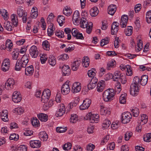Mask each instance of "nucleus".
Masks as SVG:
<instances>
[{"instance_id":"f257e3e1","label":"nucleus","mask_w":151,"mask_h":151,"mask_svg":"<svg viewBox=\"0 0 151 151\" xmlns=\"http://www.w3.org/2000/svg\"><path fill=\"white\" fill-rule=\"evenodd\" d=\"M29 57L28 55H24L20 59L17 60L15 67V70L20 71L25 68L28 62Z\"/></svg>"},{"instance_id":"f03ea898","label":"nucleus","mask_w":151,"mask_h":151,"mask_svg":"<svg viewBox=\"0 0 151 151\" xmlns=\"http://www.w3.org/2000/svg\"><path fill=\"white\" fill-rule=\"evenodd\" d=\"M115 92L113 89H108L106 90L103 94V98L104 101H109L114 98Z\"/></svg>"},{"instance_id":"7ed1b4c3","label":"nucleus","mask_w":151,"mask_h":151,"mask_svg":"<svg viewBox=\"0 0 151 151\" xmlns=\"http://www.w3.org/2000/svg\"><path fill=\"white\" fill-rule=\"evenodd\" d=\"M85 118L86 119L88 120L90 123H97L99 117L98 114H92L91 113H89L86 115Z\"/></svg>"},{"instance_id":"20e7f679","label":"nucleus","mask_w":151,"mask_h":151,"mask_svg":"<svg viewBox=\"0 0 151 151\" xmlns=\"http://www.w3.org/2000/svg\"><path fill=\"white\" fill-rule=\"evenodd\" d=\"M131 113L128 112L124 113L122 115L121 121L122 123L127 124L129 123L132 118Z\"/></svg>"},{"instance_id":"39448f33","label":"nucleus","mask_w":151,"mask_h":151,"mask_svg":"<svg viewBox=\"0 0 151 151\" xmlns=\"http://www.w3.org/2000/svg\"><path fill=\"white\" fill-rule=\"evenodd\" d=\"M51 95V91L49 89H45L43 91L41 97V101L43 103L47 102Z\"/></svg>"},{"instance_id":"423d86ee","label":"nucleus","mask_w":151,"mask_h":151,"mask_svg":"<svg viewBox=\"0 0 151 151\" xmlns=\"http://www.w3.org/2000/svg\"><path fill=\"white\" fill-rule=\"evenodd\" d=\"M15 84V81L12 78H9L5 83V88L6 89L10 90L13 89Z\"/></svg>"},{"instance_id":"0eeeda50","label":"nucleus","mask_w":151,"mask_h":151,"mask_svg":"<svg viewBox=\"0 0 151 151\" xmlns=\"http://www.w3.org/2000/svg\"><path fill=\"white\" fill-rule=\"evenodd\" d=\"M81 88V83L79 82H75L74 83L72 87L71 91L74 93H76L80 92Z\"/></svg>"},{"instance_id":"6e6552de","label":"nucleus","mask_w":151,"mask_h":151,"mask_svg":"<svg viewBox=\"0 0 151 151\" xmlns=\"http://www.w3.org/2000/svg\"><path fill=\"white\" fill-rule=\"evenodd\" d=\"M10 60L9 59H5L1 65V69L4 72L8 71L10 66Z\"/></svg>"},{"instance_id":"1a4fd4ad","label":"nucleus","mask_w":151,"mask_h":151,"mask_svg":"<svg viewBox=\"0 0 151 151\" xmlns=\"http://www.w3.org/2000/svg\"><path fill=\"white\" fill-rule=\"evenodd\" d=\"M139 91L138 86L135 84H131L130 88V92L133 96H136L139 93Z\"/></svg>"},{"instance_id":"9d476101","label":"nucleus","mask_w":151,"mask_h":151,"mask_svg":"<svg viewBox=\"0 0 151 151\" xmlns=\"http://www.w3.org/2000/svg\"><path fill=\"white\" fill-rule=\"evenodd\" d=\"M29 54L33 58L37 57L39 54V51L37 47L35 45L32 46L29 49Z\"/></svg>"},{"instance_id":"9b49d317","label":"nucleus","mask_w":151,"mask_h":151,"mask_svg":"<svg viewBox=\"0 0 151 151\" xmlns=\"http://www.w3.org/2000/svg\"><path fill=\"white\" fill-rule=\"evenodd\" d=\"M65 106L63 104H61L59 105L57 111H56L55 115L57 117L62 116L65 114Z\"/></svg>"},{"instance_id":"f8f14e48","label":"nucleus","mask_w":151,"mask_h":151,"mask_svg":"<svg viewBox=\"0 0 151 151\" xmlns=\"http://www.w3.org/2000/svg\"><path fill=\"white\" fill-rule=\"evenodd\" d=\"M91 101L89 99H86L83 101V104L80 106V109L81 110L87 109L90 106Z\"/></svg>"},{"instance_id":"ddd939ff","label":"nucleus","mask_w":151,"mask_h":151,"mask_svg":"<svg viewBox=\"0 0 151 151\" xmlns=\"http://www.w3.org/2000/svg\"><path fill=\"white\" fill-rule=\"evenodd\" d=\"M70 91V88L67 82L63 85L61 88V92L63 95H66L68 94Z\"/></svg>"},{"instance_id":"4468645a","label":"nucleus","mask_w":151,"mask_h":151,"mask_svg":"<svg viewBox=\"0 0 151 151\" xmlns=\"http://www.w3.org/2000/svg\"><path fill=\"white\" fill-rule=\"evenodd\" d=\"M119 23L116 22H114L112 23L111 30V35H114L117 33L119 30Z\"/></svg>"},{"instance_id":"2eb2a0df","label":"nucleus","mask_w":151,"mask_h":151,"mask_svg":"<svg viewBox=\"0 0 151 151\" xmlns=\"http://www.w3.org/2000/svg\"><path fill=\"white\" fill-rule=\"evenodd\" d=\"M22 99L21 96L19 92L15 91L13 93L12 99L13 101L15 103L19 102Z\"/></svg>"},{"instance_id":"dca6fc26","label":"nucleus","mask_w":151,"mask_h":151,"mask_svg":"<svg viewBox=\"0 0 151 151\" xmlns=\"http://www.w3.org/2000/svg\"><path fill=\"white\" fill-rule=\"evenodd\" d=\"M120 69L122 70H124L127 69V72L126 74L127 76H131L132 74V68L130 65H128L126 66L124 65H121L120 66Z\"/></svg>"},{"instance_id":"f3484780","label":"nucleus","mask_w":151,"mask_h":151,"mask_svg":"<svg viewBox=\"0 0 151 151\" xmlns=\"http://www.w3.org/2000/svg\"><path fill=\"white\" fill-rule=\"evenodd\" d=\"M80 14L78 10L76 11L73 15L72 20L73 24L77 25L79 23Z\"/></svg>"},{"instance_id":"a211bd4d","label":"nucleus","mask_w":151,"mask_h":151,"mask_svg":"<svg viewBox=\"0 0 151 151\" xmlns=\"http://www.w3.org/2000/svg\"><path fill=\"white\" fill-rule=\"evenodd\" d=\"M30 146L33 148H38L41 146V142L38 140H32L30 141Z\"/></svg>"},{"instance_id":"6ab92c4d","label":"nucleus","mask_w":151,"mask_h":151,"mask_svg":"<svg viewBox=\"0 0 151 151\" xmlns=\"http://www.w3.org/2000/svg\"><path fill=\"white\" fill-rule=\"evenodd\" d=\"M8 111L6 110H3L0 112V116L3 121L5 122L8 121Z\"/></svg>"},{"instance_id":"aec40b11","label":"nucleus","mask_w":151,"mask_h":151,"mask_svg":"<svg viewBox=\"0 0 151 151\" xmlns=\"http://www.w3.org/2000/svg\"><path fill=\"white\" fill-rule=\"evenodd\" d=\"M105 86V82L104 81L101 80L98 83L96 87L97 91L99 92L102 91L104 89Z\"/></svg>"},{"instance_id":"412c9836","label":"nucleus","mask_w":151,"mask_h":151,"mask_svg":"<svg viewBox=\"0 0 151 151\" xmlns=\"http://www.w3.org/2000/svg\"><path fill=\"white\" fill-rule=\"evenodd\" d=\"M128 20V17L127 15H124L122 17L120 22V25L122 27L124 28L126 27Z\"/></svg>"},{"instance_id":"4be33fe9","label":"nucleus","mask_w":151,"mask_h":151,"mask_svg":"<svg viewBox=\"0 0 151 151\" xmlns=\"http://www.w3.org/2000/svg\"><path fill=\"white\" fill-rule=\"evenodd\" d=\"M147 116L145 114H142L141 117L139 118L137 123L138 124L144 125L147 123Z\"/></svg>"},{"instance_id":"5701e85b","label":"nucleus","mask_w":151,"mask_h":151,"mask_svg":"<svg viewBox=\"0 0 151 151\" xmlns=\"http://www.w3.org/2000/svg\"><path fill=\"white\" fill-rule=\"evenodd\" d=\"M123 74L119 70H116L115 71L114 74H112V78L114 81H118L121 77Z\"/></svg>"},{"instance_id":"b1692460","label":"nucleus","mask_w":151,"mask_h":151,"mask_svg":"<svg viewBox=\"0 0 151 151\" xmlns=\"http://www.w3.org/2000/svg\"><path fill=\"white\" fill-rule=\"evenodd\" d=\"M34 70L32 65L27 67L25 69V74L27 76H30L32 75L34 73Z\"/></svg>"},{"instance_id":"393cba45","label":"nucleus","mask_w":151,"mask_h":151,"mask_svg":"<svg viewBox=\"0 0 151 151\" xmlns=\"http://www.w3.org/2000/svg\"><path fill=\"white\" fill-rule=\"evenodd\" d=\"M116 10V6L111 4L108 7V13L109 14L113 15L115 13Z\"/></svg>"},{"instance_id":"a878e982","label":"nucleus","mask_w":151,"mask_h":151,"mask_svg":"<svg viewBox=\"0 0 151 151\" xmlns=\"http://www.w3.org/2000/svg\"><path fill=\"white\" fill-rule=\"evenodd\" d=\"M39 136L40 139L43 141H47L48 139V135L45 131L40 132Z\"/></svg>"},{"instance_id":"bb28decb","label":"nucleus","mask_w":151,"mask_h":151,"mask_svg":"<svg viewBox=\"0 0 151 151\" xmlns=\"http://www.w3.org/2000/svg\"><path fill=\"white\" fill-rule=\"evenodd\" d=\"M100 110L101 114L103 115L109 114L110 113L109 109L103 105H101Z\"/></svg>"},{"instance_id":"cd10ccee","label":"nucleus","mask_w":151,"mask_h":151,"mask_svg":"<svg viewBox=\"0 0 151 151\" xmlns=\"http://www.w3.org/2000/svg\"><path fill=\"white\" fill-rule=\"evenodd\" d=\"M70 70L68 65H64L62 68V71L64 76L68 75L70 74Z\"/></svg>"},{"instance_id":"c85d7f7f","label":"nucleus","mask_w":151,"mask_h":151,"mask_svg":"<svg viewBox=\"0 0 151 151\" xmlns=\"http://www.w3.org/2000/svg\"><path fill=\"white\" fill-rule=\"evenodd\" d=\"M90 13L92 17H94L98 14L99 13V11L97 7H94L90 9Z\"/></svg>"},{"instance_id":"c756f323","label":"nucleus","mask_w":151,"mask_h":151,"mask_svg":"<svg viewBox=\"0 0 151 151\" xmlns=\"http://www.w3.org/2000/svg\"><path fill=\"white\" fill-rule=\"evenodd\" d=\"M80 24L81 27L85 28L88 25V23L86 18L82 17L81 19Z\"/></svg>"},{"instance_id":"7c9ffc66","label":"nucleus","mask_w":151,"mask_h":151,"mask_svg":"<svg viewBox=\"0 0 151 151\" xmlns=\"http://www.w3.org/2000/svg\"><path fill=\"white\" fill-rule=\"evenodd\" d=\"M21 56L19 55V52L17 50L14 51L12 53V58L13 60H19L21 58Z\"/></svg>"},{"instance_id":"2f4dec72","label":"nucleus","mask_w":151,"mask_h":151,"mask_svg":"<svg viewBox=\"0 0 151 151\" xmlns=\"http://www.w3.org/2000/svg\"><path fill=\"white\" fill-rule=\"evenodd\" d=\"M37 117L42 122H45L48 120L47 116L45 114H39L37 115Z\"/></svg>"},{"instance_id":"473e14b6","label":"nucleus","mask_w":151,"mask_h":151,"mask_svg":"<svg viewBox=\"0 0 151 151\" xmlns=\"http://www.w3.org/2000/svg\"><path fill=\"white\" fill-rule=\"evenodd\" d=\"M148 77L147 75H144L142 76L140 79V82L142 86H145L147 83Z\"/></svg>"},{"instance_id":"72a5a7b5","label":"nucleus","mask_w":151,"mask_h":151,"mask_svg":"<svg viewBox=\"0 0 151 151\" xmlns=\"http://www.w3.org/2000/svg\"><path fill=\"white\" fill-rule=\"evenodd\" d=\"M11 21L15 27L17 26L18 24V20L16 14H13L11 16Z\"/></svg>"},{"instance_id":"f704fd0d","label":"nucleus","mask_w":151,"mask_h":151,"mask_svg":"<svg viewBox=\"0 0 151 151\" xmlns=\"http://www.w3.org/2000/svg\"><path fill=\"white\" fill-rule=\"evenodd\" d=\"M80 61L78 60L74 61L71 64V68L73 70H76L78 68L80 65Z\"/></svg>"},{"instance_id":"c9c22d12","label":"nucleus","mask_w":151,"mask_h":151,"mask_svg":"<svg viewBox=\"0 0 151 151\" xmlns=\"http://www.w3.org/2000/svg\"><path fill=\"white\" fill-rule=\"evenodd\" d=\"M0 13L5 20H7L8 19V14L6 10L4 9H0Z\"/></svg>"},{"instance_id":"e433bc0d","label":"nucleus","mask_w":151,"mask_h":151,"mask_svg":"<svg viewBox=\"0 0 151 151\" xmlns=\"http://www.w3.org/2000/svg\"><path fill=\"white\" fill-rule=\"evenodd\" d=\"M14 113L16 114L21 115L23 114L24 111L23 108L21 107H18L15 108L13 111Z\"/></svg>"},{"instance_id":"4c0bfd02","label":"nucleus","mask_w":151,"mask_h":151,"mask_svg":"<svg viewBox=\"0 0 151 151\" xmlns=\"http://www.w3.org/2000/svg\"><path fill=\"white\" fill-rule=\"evenodd\" d=\"M89 59L87 57H84L83 59L82 60V64L83 67L87 68L89 65Z\"/></svg>"},{"instance_id":"58836bf2","label":"nucleus","mask_w":151,"mask_h":151,"mask_svg":"<svg viewBox=\"0 0 151 151\" xmlns=\"http://www.w3.org/2000/svg\"><path fill=\"white\" fill-rule=\"evenodd\" d=\"M5 28L8 31H11L13 29V27L11 25L10 23L8 21H5L3 25Z\"/></svg>"},{"instance_id":"ea45409f","label":"nucleus","mask_w":151,"mask_h":151,"mask_svg":"<svg viewBox=\"0 0 151 151\" xmlns=\"http://www.w3.org/2000/svg\"><path fill=\"white\" fill-rule=\"evenodd\" d=\"M65 18L64 16L62 15H59L58 16L57 21L59 25L61 26L65 23Z\"/></svg>"},{"instance_id":"a19ab883","label":"nucleus","mask_w":151,"mask_h":151,"mask_svg":"<svg viewBox=\"0 0 151 151\" xmlns=\"http://www.w3.org/2000/svg\"><path fill=\"white\" fill-rule=\"evenodd\" d=\"M116 62L114 60H112L109 61L107 64V69L110 70L111 68L114 67L116 65Z\"/></svg>"},{"instance_id":"79ce46f5","label":"nucleus","mask_w":151,"mask_h":151,"mask_svg":"<svg viewBox=\"0 0 151 151\" xmlns=\"http://www.w3.org/2000/svg\"><path fill=\"white\" fill-rule=\"evenodd\" d=\"M48 62L49 64L52 66L55 65L56 64V60L55 57L52 55H50L49 58Z\"/></svg>"},{"instance_id":"37998d69","label":"nucleus","mask_w":151,"mask_h":151,"mask_svg":"<svg viewBox=\"0 0 151 151\" xmlns=\"http://www.w3.org/2000/svg\"><path fill=\"white\" fill-rule=\"evenodd\" d=\"M55 29L53 24H51L47 29V33L49 36H51L53 34V32Z\"/></svg>"},{"instance_id":"c03bdc74","label":"nucleus","mask_w":151,"mask_h":151,"mask_svg":"<svg viewBox=\"0 0 151 151\" xmlns=\"http://www.w3.org/2000/svg\"><path fill=\"white\" fill-rule=\"evenodd\" d=\"M132 26H128L127 29L124 30V32L126 35L130 36L132 33Z\"/></svg>"},{"instance_id":"a18cd8bd","label":"nucleus","mask_w":151,"mask_h":151,"mask_svg":"<svg viewBox=\"0 0 151 151\" xmlns=\"http://www.w3.org/2000/svg\"><path fill=\"white\" fill-rule=\"evenodd\" d=\"M75 48V46L74 45H70L66 47L64 50L65 52H70L73 50Z\"/></svg>"},{"instance_id":"49530a36","label":"nucleus","mask_w":151,"mask_h":151,"mask_svg":"<svg viewBox=\"0 0 151 151\" xmlns=\"http://www.w3.org/2000/svg\"><path fill=\"white\" fill-rule=\"evenodd\" d=\"M6 48L9 49V51L12 48L13 44L12 41L10 40H7L6 42Z\"/></svg>"},{"instance_id":"de8ad7c7","label":"nucleus","mask_w":151,"mask_h":151,"mask_svg":"<svg viewBox=\"0 0 151 151\" xmlns=\"http://www.w3.org/2000/svg\"><path fill=\"white\" fill-rule=\"evenodd\" d=\"M115 91L118 93H119L121 90V86L120 83L117 82L116 83L115 87Z\"/></svg>"},{"instance_id":"09e8293b","label":"nucleus","mask_w":151,"mask_h":151,"mask_svg":"<svg viewBox=\"0 0 151 151\" xmlns=\"http://www.w3.org/2000/svg\"><path fill=\"white\" fill-rule=\"evenodd\" d=\"M55 34L59 38H63L65 36L64 32L60 30H57Z\"/></svg>"},{"instance_id":"8fccbe9b","label":"nucleus","mask_w":151,"mask_h":151,"mask_svg":"<svg viewBox=\"0 0 151 151\" xmlns=\"http://www.w3.org/2000/svg\"><path fill=\"white\" fill-rule=\"evenodd\" d=\"M78 99L77 98L76 101H73L71 102L68 105V107L70 109L73 108V107L76 106L78 102Z\"/></svg>"},{"instance_id":"3c124183","label":"nucleus","mask_w":151,"mask_h":151,"mask_svg":"<svg viewBox=\"0 0 151 151\" xmlns=\"http://www.w3.org/2000/svg\"><path fill=\"white\" fill-rule=\"evenodd\" d=\"M64 31L66 34L67 35V39L70 40L71 38L70 33H71L72 30L69 28H66L64 29Z\"/></svg>"},{"instance_id":"603ef678","label":"nucleus","mask_w":151,"mask_h":151,"mask_svg":"<svg viewBox=\"0 0 151 151\" xmlns=\"http://www.w3.org/2000/svg\"><path fill=\"white\" fill-rule=\"evenodd\" d=\"M111 124L110 121L109 120L106 119L103 122L102 124V127L104 129L108 128Z\"/></svg>"},{"instance_id":"864d4df0","label":"nucleus","mask_w":151,"mask_h":151,"mask_svg":"<svg viewBox=\"0 0 151 151\" xmlns=\"http://www.w3.org/2000/svg\"><path fill=\"white\" fill-rule=\"evenodd\" d=\"M69 57L68 55L66 54H63L59 56L58 59L60 60H65L69 58Z\"/></svg>"},{"instance_id":"5fc2aeb1","label":"nucleus","mask_w":151,"mask_h":151,"mask_svg":"<svg viewBox=\"0 0 151 151\" xmlns=\"http://www.w3.org/2000/svg\"><path fill=\"white\" fill-rule=\"evenodd\" d=\"M78 120V116L76 114H72L70 119V122L72 123H75Z\"/></svg>"},{"instance_id":"6e6d98bb","label":"nucleus","mask_w":151,"mask_h":151,"mask_svg":"<svg viewBox=\"0 0 151 151\" xmlns=\"http://www.w3.org/2000/svg\"><path fill=\"white\" fill-rule=\"evenodd\" d=\"M43 47L44 49L46 50H49L50 49V44L49 42L46 40L43 42L42 43Z\"/></svg>"},{"instance_id":"4d7b16f0","label":"nucleus","mask_w":151,"mask_h":151,"mask_svg":"<svg viewBox=\"0 0 151 151\" xmlns=\"http://www.w3.org/2000/svg\"><path fill=\"white\" fill-rule=\"evenodd\" d=\"M63 14L66 16H70L72 13V10L69 9H68L67 7H65V9H64L63 11Z\"/></svg>"},{"instance_id":"13d9d810","label":"nucleus","mask_w":151,"mask_h":151,"mask_svg":"<svg viewBox=\"0 0 151 151\" xmlns=\"http://www.w3.org/2000/svg\"><path fill=\"white\" fill-rule=\"evenodd\" d=\"M93 24L91 22L88 23V24L86 26V32L88 34H90L91 32Z\"/></svg>"},{"instance_id":"bf43d9fd","label":"nucleus","mask_w":151,"mask_h":151,"mask_svg":"<svg viewBox=\"0 0 151 151\" xmlns=\"http://www.w3.org/2000/svg\"><path fill=\"white\" fill-rule=\"evenodd\" d=\"M131 111L132 112L133 115L134 117H137L139 114V109L138 108H135L132 109Z\"/></svg>"},{"instance_id":"052dcab7","label":"nucleus","mask_w":151,"mask_h":151,"mask_svg":"<svg viewBox=\"0 0 151 151\" xmlns=\"http://www.w3.org/2000/svg\"><path fill=\"white\" fill-rule=\"evenodd\" d=\"M64 150H70L71 147V144L70 142H68L64 145L63 146Z\"/></svg>"},{"instance_id":"680f3d73","label":"nucleus","mask_w":151,"mask_h":151,"mask_svg":"<svg viewBox=\"0 0 151 151\" xmlns=\"http://www.w3.org/2000/svg\"><path fill=\"white\" fill-rule=\"evenodd\" d=\"M126 94H122L120 96L119 99V102L121 104H124L126 102Z\"/></svg>"},{"instance_id":"e2e57ef3","label":"nucleus","mask_w":151,"mask_h":151,"mask_svg":"<svg viewBox=\"0 0 151 151\" xmlns=\"http://www.w3.org/2000/svg\"><path fill=\"white\" fill-rule=\"evenodd\" d=\"M24 13H26L24 12L23 9H22L21 7L18 8L17 9V14L19 17H22Z\"/></svg>"},{"instance_id":"0e129e2a","label":"nucleus","mask_w":151,"mask_h":151,"mask_svg":"<svg viewBox=\"0 0 151 151\" xmlns=\"http://www.w3.org/2000/svg\"><path fill=\"white\" fill-rule=\"evenodd\" d=\"M146 19L148 23H151V10L148 12L146 14Z\"/></svg>"},{"instance_id":"69168bd1","label":"nucleus","mask_w":151,"mask_h":151,"mask_svg":"<svg viewBox=\"0 0 151 151\" xmlns=\"http://www.w3.org/2000/svg\"><path fill=\"white\" fill-rule=\"evenodd\" d=\"M9 138L10 140L17 141L19 139V136L17 134L16 135L15 133H13L10 135Z\"/></svg>"},{"instance_id":"338daca9","label":"nucleus","mask_w":151,"mask_h":151,"mask_svg":"<svg viewBox=\"0 0 151 151\" xmlns=\"http://www.w3.org/2000/svg\"><path fill=\"white\" fill-rule=\"evenodd\" d=\"M109 39L108 37H106L102 39L101 41V45L103 46L105 45L109 42Z\"/></svg>"},{"instance_id":"774afa93","label":"nucleus","mask_w":151,"mask_h":151,"mask_svg":"<svg viewBox=\"0 0 151 151\" xmlns=\"http://www.w3.org/2000/svg\"><path fill=\"white\" fill-rule=\"evenodd\" d=\"M144 141L146 142H149L151 141V133L147 134L145 137L143 138Z\"/></svg>"}]
</instances>
